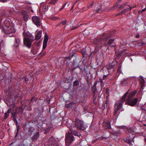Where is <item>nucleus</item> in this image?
I'll return each instance as SVG.
<instances>
[{
	"instance_id": "1",
	"label": "nucleus",
	"mask_w": 146,
	"mask_h": 146,
	"mask_svg": "<svg viewBox=\"0 0 146 146\" xmlns=\"http://www.w3.org/2000/svg\"><path fill=\"white\" fill-rule=\"evenodd\" d=\"M129 94L128 91L126 92L123 95L122 97L119 100L116 102L114 105V112L113 118L111 120V122L113 121V123H115L120 113L119 111V110L122 108V104L125 100V99Z\"/></svg>"
},
{
	"instance_id": "2",
	"label": "nucleus",
	"mask_w": 146,
	"mask_h": 146,
	"mask_svg": "<svg viewBox=\"0 0 146 146\" xmlns=\"http://www.w3.org/2000/svg\"><path fill=\"white\" fill-rule=\"evenodd\" d=\"M2 22L0 21V28L2 31L5 32V33L8 34L10 37L14 36L15 30L14 27L12 24H11L9 20L5 19L3 23V26H2Z\"/></svg>"
},
{
	"instance_id": "3",
	"label": "nucleus",
	"mask_w": 146,
	"mask_h": 146,
	"mask_svg": "<svg viewBox=\"0 0 146 146\" xmlns=\"http://www.w3.org/2000/svg\"><path fill=\"white\" fill-rule=\"evenodd\" d=\"M105 35L104 33L103 35V36H106V37L104 38H99L96 39L94 41L93 43L96 45L95 49L96 50L98 51L103 46L102 44L103 41H105L106 42L111 36V33L107 34L106 35Z\"/></svg>"
},
{
	"instance_id": "4",
	"label": "nucleus",
	"mask_w": 146,
	"mask_h": 146,
	"mask_svg": "<svg viewBox=\"0 0 146 146\" xmlns=\"http://www.w3.org/2000/svg\"><path fill=\"white\" fill-rule=\"evenodd\" d=\"M136 93L137 91L135 90L132 91L129 94L126 100L128 105L131 106H134L136 105L138 101V99L137 98L133 99V98Z\"/></svg>"
},
{
	"instance_id": "5",
	"label": "nucleus",
	"mask_w": 146,
	"mask_h": 146,
	"mask_svg": "<svg viewBox=\"0 0 146 146\" xmlns=\"http://www.w3.org/2000/svg\"><path fill=\"white\" fill-rule=\"evenodd\" d=\"M75 127L78 130H84L86 128L83 121L78 118H76L74 121Z\"/></svg>"
},
{
	"instance_id": "6",
	"label": "nucleus",
	"mask_w": 146,
	"mask_h": 146,
	"mask_svg": "<svg viewBox=\"0 0 146 146\" xmlns=\"http://www.w3.org/2000/svg\"><path fill=\"white\" fill-rule=\"evenodd\" d=\"M33 39V36L31 34L27 35V36L24 37L23 41L24 44L26 45L28 48H30Z\"/></svg>"
},
{
	"instance_id": "7",
	"label": "nucleus",
	"mask_w": 146,
	"mask_h": 146,
	"mask_svg": "<svg viewBox=\"0 0 146 146\" xmlns=\"http://www.w3.org/2000/svg\"><path fill=\"white\" fill-rule=\"evenodd\" d=\"M74 138V137L71 133L68 132L66 133L65 138L66 146H69L73 141Z\"/></svg>"
},
{
	"instance_id": "8",
	"label": "nucleus",
	"mask_w": 146,
	"mask_h": 146,
	"mask_svg": "<svg viewBox=\"0 0 146 146\" xmlns=\"http://www.w3.org/2000/svg\"><path fill=\"white\" fill-rule=\"evenodd\" d=\"M48 146H58V144L52 137L50 138L48 141Z\"/></svg>"
},
{
	"instance_id": "9",
	"label": "nucleus",
	"mask_w": 146,
	"mask_h": 146,
	"mask_svg": "<svg viewBox=\"0 0 146 146\" xmlns=\"http://www.w3.org/2000/svg\"><path fill=\"white\" fill-rule=\"evenodd\" d=\"M32 20L34 23L38 27L40 25V17L38 16H34L32 18Z\"/></svg>"
},
{
	"instance_id": "10",
	"label": "nucleus",
	"mask_w": 146,
	"mask_h": 146,
	"mask_svg": "<svg viewBox=\"0 0 146 146\" xmlns=\"http://www.w3.org/2000/svg\"><path fill=\"white\" fill-rule=\"evenodd\" d=\"M103 127L106 129H110L111 128L110 123L108 121H104L103 123Z\"/></svg>"
},
{
	"instance_id": "11",
	"label": "nucleus",
	"mask_w": 146,
	"mask_h": 146,
	"mask_svg": "<svg viewBox=\"0 0 146 146\" xmlns=\"http://www.w3.org/2000/svg\"><path fill=\"white\" fill-rule=\"evenodd\" d=\"M48 37L47 34H45L44 35L43 44V49H44L46 47L47 44L48 40Z\"/></svg>"
},
{
	"instance_id": "12",
	"label": "nucleus",
	"mask_w": 146,
	"mask_h": 146,
	"mask_svg": "<svg viewBox=\"0 0 146 146\" xmlns=\"http://www.w3.org/2000/svg\"><path fill=\"white\" fill-rule=\"evenodd\" d=\"M39 136L40 134L39 132L38 131L36 132L31 137V138L32 140L33 141H36L39 137Z\"/></svg>"
},
{
	"instance_id": "13",
	"label": "nucleus",
	"mask_w": 146,
	"mask_h": 146,
	"mask_svg": "<svg viewBox=\"0 0 146 146\" xmlns=\"http://www.w3.org/2000/svg\"><path fill=\"white\" fill-rule=\"evenodd\" d=\"M122 1V0H118L115 3V5L113 7V8H110L109 9H107V11H109L113 10L116 8L118 6L119 4Z\"/></svg>"
},
{
	"instance_id": "14",
	"label": "nucleus",
	"mask_w": 146,
	"mask_h": 146,
	"mask_svg": "<svg viewBox=\"0 0 146 146\" xmlns=\"http://www.w3.org/2000/svg\"><path fill=\"white\" fill-rule=\"evenodd\" d=\"M96 9L95 11L96 13H100L102 11L101 9V5L100 4H99L98 5H96L95 7Z\"/></svg>"
},
{
	"instance_id": "15",
	"label": "nucleus",
	"mask_w": 146,
	"mask_h": 146,
	"mask_svg": "<svg viewBox=\"0 0 146 146\" xmlns=\"http://www.w3.org/2000/svg\"><path fill=\"white\" fill-rule=\"evenodd\" d=\"M106 68L108 69V73L110 75L112 74L114 71V68L110 66H107Z\"/></svg>"
},
{
	"instance_id": "16",
	"label": "nucleus",
	"mask_w": 146,
	"mask_h": 146,
	"mask_svg": "<svg viewBox=\"0 0 146 146\" xmlns=\"http://www.w3.org/2000/svg\"><path fill=\"white\" fill-rule=\"evenodd\" d=\"M35 129V128L32 126H30L28 129V132L29 134L31 135L33 133Z\"/></svg>"
},
{
	"instance_id": "17",
	"label": "nucleus",
	"mask_w": 146,
	"mask_h": 146,
	"mask_svg": "<svg viewBox=\"0 0 146 146\" xmlns=\"http://www.w3.org/2000/svg\"><path fill=\"white\" fill-rule=\"evenodd\" d=\"M24 19L25 20H27L29 17V15H27V13L25 11H22L21 12Z\"/></svg>"
},
{
	"instance_id": "18",
	"label": "nucleus",
	"mask_w": 146,
	"mask_h": 146,
	"mask_svg": "<svg viewBox=\"0 0 146 146\" xmlns=\"http://www.w3.org/2000/svg\"><path fill=\"white\" fill-rule=\"evenodd\" d=\"M114 41V39H110L107 43H106L105 41L104 43V46H106L107 45H110L112 43H113Z\"/></svg>"
},
{
	"instance_id": "19",
	"label": "nucleus",
	"mask_w": 146,
	"mask_h": 146,
	"mask_svg": "<svg viewBox=\"0 0 146 146\" xmlns=\"http://www.w3.org/2000/svg\"><path fill=\"white\" fill-rule=\"evenodd\" d=\"M71 132V133H72L75 136H77L78 137H80L81 135V134L78 133L77 131L76 130H74L73 129H71L70 130Z\"/></svg>"
},
{
	"instance_id": "20",
	"label": "nucleus",
	"mask_w": 146,
	"mask_h": 146,
	"mask_svg": "<svg viewBox=\"0 0 146 146\" xmlns=\"http://www.w3.org/2000/svg\"><path fill=\"white\" fill-rule=\"evenodd\" d=\"M96 84H97V83L95 82L94 83V86L92 87V91L93 92L94 96H95V92H96V90H97V89H96Z\"/></svg>"
},
{
	"instance_id": "21",
	"label": "nucleus",
	"mask_w": 146,
	"mask_h": 146,
	"mask_svg": "<svg viewBox=\"0 0 146 146\" xmlns=\"http://www.w3.org/2000/svg\"><path fill=\"white\" fill-rule=\"evenodd\" d=\"M75 106V103H70L68 104H66L65 105V106L68 108H71L74 107Z\"/></svg>"
},
{
	"instance_id": "22",
	"label": "nucleus",
	"mask_w": 146,
	"mask_h": 146,
	"mask_svg": "<svg viewBox=\"0 0 146 146\" xmlns=\"http://www.w3.org/2000/svg\"><path fill=\"white\" fill-rule=\"evenodd\" d=\"M41 32L39 31L35 35V39L38 40L41 38Z\"/></svg>"
},
{
	"instance_id": "23",
	"label": "nucleus",
	"mask_w": 146,
	"mask_h": 146,
	"mask_svg": "<svg viewBox=\"0 0 146 146\" xmlns=\"http://www.w3.org/2000/svg\"><path fill=\"white\" fill-rule=\"evenodd\" d=\"M133 8V7H130V6H129L128 7H127L126 9H125L123 11H122L121 13H123L128 11H129L130 12L131 10Z\"/></svg>"
},
{
	"instance_id": "24",
	"label": "nucleus",
	"mask_w": 146,
	"mask_h": 146,
	"mask_svg": "<svg viewBox=\"0 0 146 146\" xmlns=\"http://www.w3.org/2000/svg\"><path fill=\"white\" fill-rule=\"evenodd\" d=\"M11 108L9 109L8 110L7 112H6L5 113V117L4 118L5 119H7L9 117V114L10 112H11Z\"/></svg>"
},
{
	"instance_id": "25",
	"label": "nucleus",
	"mask_w": 146,
	"mask_h": 146,
	"mask_svg": "<svg viewBox=\"0 0 146 146\" xmlns=\"http://www.w3.org/2000/svg\"><path fill=\"white\" fill-rule=\"evenodd\" d=\"M117 62L115 60L113 61L111 63L109 64L108 66H110V67H114L117 64Z\"/></svg>"
},
{
	"instance_id": "26",
	"label": "nucleus",
	"mask_w": 146,
	"mask_h": 146,
	"mask_svg": "<svg viewBox=\"0 0 146 146\" xmlns=\"http://www.w3.org/2000/svg\"><path fill=\"white\" fill-rule=\"evenodd\" d=\"M66 22L67 21L66 20V19H64L62 20L60 23L58 24L57 25V26H59L60 25L61 26V25H64L66 23Z\"/></svg>"
},
{
	"instance_id": "27",
	"label": "nucleus",
	"mask_w": 146,
	"mask_h": 146,
	"mask_svg": "<svg viewBox=\"0 0 146 146\" xmlns=\"http://www.w3.org/2000/svg\"><path fill=\"white\" fill-rule=\"evenodd\" d=\"M20 42V40L18 38H16L15 39V45L16 47H18L19 44Z\"/></svg>"
},
{
	"instance_id": "28",
	"label": "nucleus",
	"mask_w": 146,
	"mask_h": 146,
	"mask_svg": "<svg viewBox=\"0 0 146 146\" xmlns=\"http://www.w3.org/2000/svg\"><path fill=\"white\" fill-rule=\"evenodd\" d=\"M126 51V50L124 49L121 52H119V53H120V55H121V56H122V57H124L125 56L126 54V53L125 52Z\"/></svg>"
},
{
	"instance_id": "29",
	"label": "nucleus",
	"mask_w": 146,
	"mask_h": 146,
	"mask_svg": "<svg viewBox=\"0 0 146 146\" xmlns=\"http://www.w3.org/2000/svg\"><path fill=\"white\" fill-rule=\"evenodd\" d=\"M124 141L127 143H128L130 145L132 144L131 140L128 138H126L124 139Z\"/></svg>"
},
{
	"instance_id": "30",
	"label": "nucleus",
	"mask_w": 146,
	"mask_h": 146,
	"mask_svg": "<svg viewBox=\"0 0 146 146\" xmlns=\"http://www.w3.org/2000/svg\"><path fill=\"white\" fill-rule=\"evenodd\" d=\"M57 1L58 0H51L49 3L51 5H54L57 2Z\"/></svg>"
},
{
	"instance_id": "31",
	"label": "nucleus",
	"mask_w": 146,
	"mask_h": 146,
	"mask_svg": "<svg viewBox=\"0 0 146 146\" xmlns=\"http://www.w3.org/2000/svg\"><path fill=\"white\" fill-rule=\"evenodd\" d=\"M127 79H124L122 81V82H121V84H127L128 83V82L126 80Z\"/></svg>"
},
{
	"instance_id": "32",
	"label": "nucleus",
	"mask_w": 146,
	"mask_h": 146,
	"mask_svg": "<svg viewBox=\"0 0 146 146\" xmlns=\"http://www.w3.org/2000/svg\"><path fill=\"white\" fill-rule=\"evenodd\" d=\"M145 80L142 78L140 80V83L141 84V86L143 87L145 84Z\"/></svg>"
},
{
	"instance_id": "33",
	"label": "nucleus",
	"mask_w": 146,
	"mask_h": 146,
	"mask_svg": "<svg viewBox=\"0 0 146 146\" xmlns=\"http://www.w3.org/2000/svg\"><path fill=\"white\" fill-rule=\"evenodd\" d=\"M127 4L128 3H125L123 4L119 7V9H121L123 8H124L125 7V5H128Z\"/></svg>"
},
{
	"instance_id": "34",
	"label": "nucleus",
	"mask_w": 146,
	"mask_h": 146,
	"mask_svg": "<svg viewBox=\"0 0 146 146\" xmlns=\"http://www.w3.org/2000/svg\"><path fill=\"white\" fill-rule=\"evenodd\" d=\"M31 52L34 54H36L37 52V50H36L33 49L31 50Z\"/></svg>"
},
{
	"instance_id": "35",
	"label": "nucleus",
	"mask_w": 146,
	"mask_h": 146,
	"mask_svg": "<svg viewBox=\"0 0 146 146\" xmlns=\"http://www.w3.org/2000/svg\"><path fill=\"white\" fill-rule=\"evenodd\" d=\"M79 85V82L78 80H76L74 82V85L75 86H76Z\"/></svg>"
},
{
	"instance_id": "36",
	"label": "nucleus",
	"mask_w": 146,
	"mask_h": 146,
	"mask_svg": "<svg viewBox=\"0 0 146 146\" xmlns=\"http://www.w3.org/2000/svg\"><path fill=\"white\" fill-rule=\"evenodd\" d=\"M112 133L115 135L117 136L118 135L120 134V132L119 131H118L115 132H113Z\"/></svg>"
},
{
	"instance_id": "37",
	"label": "nucleus",
	"mask_w": 146,
	"mask_h": 146,
	"mask_svg": "<svg viewBox=\"0 0 146 146\" xmlns=\"http://www.w3.org/2000/svg\"><path fill=\"white\" fill-rule=\"evenodd\" d=\"M17 113V110H16L14 112H13L12 113V116L13 117H16Z\"/></svg>"
},
{
	"instance_id": "38",
	"label": "nucleus",
	"mask_w": 146,
	"mask_h": 146,
	"mask_svg": "<svg viewBox=\"0 0 146 146\" xmlns=\"http://www.w3.org/2000/svg\"><path fill=\"white\" fill-rule=\"evenodd\" d=\"M47 8L46 6H43L42 8V11L45 12L47 11Z\"/></svg>"
},
{
	"instance_id": "39",
	"label": "nucleus",
	"mask_w": 146,
	"mask_h": 146,
	"mask_svg": "<svg viewBox=\"0 0 146 146\" xmlns=\"http://www.w3.org/2000/svg\"><path fill=\"white\" fill-rule=\"evenodd\" d=\"M79 27V25H77V26H73L72 27L71 29V30H74L78 28Z\"/></svg>"
},
{
	"instance_id": "40",
	"label": "nucleus",
	"mask_w": 146,
	"mask_h": 146,
	"mask_svg": "<svg viewBox=\"0 0 146 146\" xmlns=\"http://www.w3.org/2000/svg\"><path fill=\"white\" fill-rule=\"evenodd\" d=\"M18 111L19 112H21L22 113L23 112V109L22 108L20 107L18 108Z\"/></svg>"
},
{
	"instance_id": "41",
	"label": "nucleus",
	"mask_w": 146,
	"mask_h": 146,
	"mask_svg": "<svg viewBox=\"0 0 146 146\" xmlns=\"http://www.w3.org/2000/svg\"><path fill=\"white\" fill-rule=\"evenodd\" d=\"M141 110H142V112H146V109L144 108L142 106L141 107Z\"/></svg>"
},
{
	"instance_id": "42",
	"label": "nucleus",
	"mask_w": 146,
	"mask_h": 146,
	"mask_svg": "<svg viewBox=\"0 0 146 146\" xmlns=\"http://www.w3.org/2000/svg\"><path fill=\"white\" fill-rule=\"evenodd\" d=\"M116 54L117 56V58L119 59L121 56V55H120V53L119 52L118 54L116 53Z\"/></svg>"
},
{
	"instance_id": "43",
	"label": "nucleus",
	"mask_w": 146,
	"mask_h": 146,
	"mask_svg": "<svg viewBox=\"0 0 146 146\" xmlns=\"http://www.w3.org/2000/svg\"><path fill=\"white\" fill-rule=\"evenodd\" d=\"M67 2H66V3H65L64 5L62 7V8H60V11H61L63 9H64V7H65V6H66V4H67Z\"/></svg>"
},
{
	"instance_id": "44",
	"label": "nucleus",
	"mask_w": 146,
	"mask_h": 146,
	"mask_svg": "<svg viewBox=\"0 0 146 146\" xmlns=\"http://www.w3.org/2000/svg\"><path fill=\"white\" fill-rule=\"evenodd\" d=\"M59 19V18L58 17H53L52 18V19L53 20H56L57 19Z\"/></svg>"
},
{
	"instance_id": "45",
	"label": "nucleus",
	"mask_w": 146,
	"mask_h": 146,
	"mask_svg": "<svg viewBox=\"0 0 146 146\" xmlns=\"http://www.w3.org/2000/svg\"><path fill=\"white\" fill-rule=\"evenodd\" d=\"M140 36L139 35V34L138 33H137V35H136L135 37L136 38H139L140 37Z\"/></svg>"
},
{
	"instance_id": "46",
	"label": "nucleus",
	"mask_w": 146,
	"mask_h": 146,
	"mask_svg": "<svg viewBox=\"0 0 146 146\" xmlns=\"http://www.w3.org/2000/svg\"><path fill=\"white\" fill-rule=\"evenodd\" d=\"M51 129L50 127H48L45 130L47 132H48Z\"/></svg>"
},
{
	"instance_id": "47",
	"label": "nucleus",
	"mask_w": 146,
	"mask_h": 146,
	"mask_svg": "<svg viewBox=\"0 0 146 146\" xmlns=\"http://www.w3.org/2000/svg\"><path fill=\"white\" fill-rule=\"evenodd\" d=\"M109 75V74L108 75H104V77H103V79L104 80Z\"/></svg>"
},
{
	"instance_id": "48",
	"label": "nucleus",
	"mask_w": 146,
	"mask_h": 146,
	"mask_svg": "<svg viewBox=\"0 0 146 146\" xmlns=\"http://www.w3.org/2000/svg\"><path fill=\"white\" fill-rule=\"evenodd\" d=\"M81 52L82 54L83 55V56H84L85 54V52L84 51H81Z\"/></svg>"
},
{
	"instance_id": "49",
	"label": "nucleus",
	"mask_w": 146,
	"mask_h": 146,
	"mask_svg": "<svg viewBox=\"0 0 146 146\" xmlns=\"http://www.w3.org/2000/svg\"><path fill=\"white\" fill-rule=\"evenodd\" d=\"M145 11H146V8L142 9L141 11V12H143Z\"/></svg>"
},
{
	"instance_id": "50",
	"label": "nucleus",
	"mask_w": 146,
	"mask_h": 146,
	"mask_svg": "<svg viewBox=\"0 0 146 146\" xmlns=\"http://www.w3.org/2000/svg\"><path fill=\"white\" fill-rule=\"evenodd\" d=\"M117 72H118L119 73H121L120 68H118V69L117 70Z\"/></svg>"
},
{
	"instance_id": "51",
	"label": "nucleus",
	"mask_w": 146,
	"mask_h": 146,
	"mask_svg": "<svg viewBox=\"0 0 146 146\" xmlns=\"http://www.w3.org/2000/svg\"><path fill=\"white\" fill-rule=\"evenodd\" d=\"M94 4V3L93 2H92V3L91 5L89 6V7H88V8H90Z\"/></svg>"
},
{
	"instance_id": "52",
	"label": "nucleus",
	"mask_w": 146,
	"mask_h": 146,
	"mask_svg": "<svg viewBox=\"0 0 146 146\" xmlns=\"http://www.w3.org/2000/svg\"><path fill=\"white\" fill-rule=\"evenodd\" d=\"M15 117H13V120L14 121H16V122H17V121Z\"/></svg>"
},
{
	"instance_id": "53",
	"label": "nucleus",
	"mask_w": 146,
	"mask_h": 146,
	"mask_svg": "<svg viewBox=\"0 0 146 146\" xmlns=\"http://www.w3.org/2000/svg\"><path fill=\"white\" fill-rule=\"evenodd\" d=\"M98 140V139H96L92 141V142L93 143H94L96 142V141H97Z\"/></svg>"
},
{
	"instance_id": "54",
	"label": "nucleus",
	"mask_w": 146,
	"mask_h": 146,
	"mask_svg": "<svg viewBox=\"0 0 146 146\" xmlns=\"http://www.w3.org/2000/svg\"><path fill=\"white\" fill-rule=\"evenodd\" d=\"M78 0H76L75 2L73 4V6H74V5L76 4V3L78 2Z\"/></svg>"
},
{
	"instance_id": "55",
	"label": "nucleus",
	"mask_w": 146,
	"mask_h": 146,
	"mask_svg": "<svg viewBox=\"0 0 146 146\" xmlns=\"http://www.w3.org/2000/svg\"><path fill=\"white\" fill-rule=\"evenodd\" d=\"M25 82H27L28 81V79H27L26 78H25Z\"/></svg>"
},
{
	"instance_id": "56",
	"label": "nucleus",
	"mask_w": 146,
	"mask_h": 146,
	"mask_svg": "<svg viewBox=\"0 0 146 146\" xmlns=\"http://www.w3.org/2000/svg\"><path fill=\"white\" fill-rule=\"evenodd\" d=\"M19 126H18L17 127V132H18L19 130Z\"/></svg>"
},
{
	"instance_id": "57",
	"label": "nucleus",
	"mask_w": 146,
	"mask_h": 146,
	"mask_svg": "<svg viewBox=\"0 0 146 146\" xmlns=\"http://www.w3.org/2000/svg\"><path fill=\"white\" fill-rule=\"evenodd\" d=\"M47 132H48L47 131H45H45H44V134H46L47 133Z\"/></svg>"
},
{
	"instance_id": "58",
	"label": "nucleus",
	"mask_w": 146,
	"mask_h": 146,
	"mask_svg": "<svg viewBox=\"0 0 146 146\" xmlns=\"http://www.w3.org/2000/svg\"><path fill=\"white\" fill-rule=\"evenodd\" d=\"M34 98H32V99L31 100V101H34Z\"/></svg>"
},
{
	"instance_id": "59",
	"label": "nucleus",
	"mask_w": 146,
	"mask_h": 146,
	"mask_svg": "<svg viewBox=\"0 0 146 146\" xmlns=\"http://www.w3.org/2000/svg\"><path fill=\"white\" fill-rule=\"evenodd\" d=\"M35 121H34V120H32V123H34V122H35Z\"/></svg>"
},
{
	"instance_id": "60",
	"label": "nucleus",
	"mask_w": 146,
	"mask_h": 146,
	"mask_svg": "<svg viewBox=\"0 0 146 146\" xmlns=\"http://www.w3.org/2000/svg\"><path fill=\"white\" fill-rule=\"evenodd\" d=\"M104 137H101V139H100L101 140H103V139H104Z\"/></svg>"
},
{
	"instance_id": "61",
	"label": "nucleus",
	"mask_w": 146,
	"mask_h": 146,
	"mask_svg": "<svg viewBox=\"0 0 146 146\" xmlns=\"http://www.w3.org/2000/svg\"><path fill=\"white\" fill-rule=\"evenodd\" d=\"M74 6H73H73L72 7V8L70 9V10H71L73 9Z\"/></svg>"
},
{
	"instance_id": "62",
	"label": "nucleus",
	"mask_w": 146,
	"mask_h": 146,
	"mask_svg": "<svg viewBox=\"0 0 146 146\" xmlns=\"http://www.w3.org/2000/svg\"><path fill=\"white\" fill-rule=\"evenodd\" d=\"M112 46H113V47H115L116 46V45H112Z\"/></svg>"
},
{
	"instance_id": "63",
	"label": "nucleus",
	"mask_w": 146,
	"mask_h": 146,
	"mask_svg": "<svg viewBox=\"0 0 146 146\" xmlns=\"http://www.w3.org/2000/svg\"><path fill=\"white\" fill-rule=\"evenodd\" d=\"M1 97L0 96V102H1Z\"/></svg>"
},
{
	"instance_id": "64",
	"label": "nucleus",
	"mask_w": 146,
	"mask_h": 146,
	"mask_svg": "<svg viewBox=\"0 0 146 146\" xmlns=\"http://www.w3.org/2000/svg\"><path fill=\"white\" fill-rule=\"evenodd\" d=\"M1 141H0V145L1 144Z\"/></svg>"
}]
</instances>
